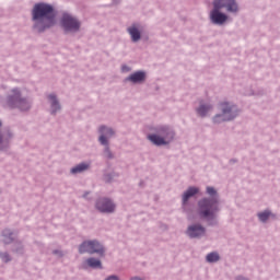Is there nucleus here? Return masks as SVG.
Masks as SVG:
<instances>
[{
  "mask_svg": "<svg viewBox=\"0 0 280 280\" xmlns=\"http://www.w3.org/2000/svg\"><path fill=\"white\" fill-rule=\"evenodd\" d=\"M34 27L37 32H45L56 24V15L54 14V7L47 3H37L32 11Z\"/></svg>",
  "mask_w": 280,
  "mask_h": 280,
  "instance_id": "1",
  "label": "nucleus"
},
{
  "mask_svg": "<svg viewBox=\"0 0 280 280\" xmlns=\"http://www.w3.org/2000/svg\"><path fill=\"white\" fill-rule=\"evenodd\" d=\"M224 8L226 12H237V10H240L235 0H214L213 10L210 12V20L214 25H223V23H226L229 16L220 12V10Z\"/></svg>",
  "mask_w": 280,
  "mask_h": 280,
  "instance_id": "2",
  "label": "nucleus"
},
{
  "mask_svg": "<svg viewBox=\"0 0 280 280\" xmlns=\"http://www.w3.org/2000/svg\"><path fill=\"white\" fill-rule=\"evenodd\" d=\"M218 211H220L218 208V199L205 198L198 202V214L203 220H213Z\"/></svg>",
  "mask_w": 280,
  "mask_h": 280,
  "instance_id": "3",
  "label": "nucleus"
},
{
  "mask_svg": "<svg viewBox=\"0 0 280 280\" xmlns=\"http://www.w3.org/2000/svg\"><path fill=\"white\" fill-rule=\"evenodd\" d=\"M159 135H149V141L154 145H167L174 139V131L167 127L160 128Z\"/></svg>",
  "mask_w": 280,
  "mask_h": 280,
  "instance_id": "4",
  "label": "nucleus"
},
{
  "mask_svg": "<svg viewBox=\"0 0 280 280\" xmlns=\"http://www.w3.org/2000/svg\"><path fill=\"white\" fill-rule=\"evenodd\" d=\"M8 105L10 108H20V110H30V102L21 98V92L13 90V95L9 96Z\"/></svg>",
  "mask_w": 280,
  "mask_h": 280,
  "instance_id": "5",
  "label": "nucleus"
},
{
  "mask_svg": "<svg viewBox=\"0 0 280 280\" xmlns=\"http://www.w3.org/2000/svg\"><path fill=\"white\" fill-rule=\"evenodd\" d=\"M222 106V114L217 115L214 117V122L220 124V121H231V119H235V106H229V103L221 104Z\"/></svg>",
  "mask_w": 280,
  "mask_h": 280,
  "instance_id": "6",
  "label": "nucleus"
},
{
  "mask_svg": "<svg viewBox=\"0 0 280 280\" xmlns=\"http://www.w3.org/2000/svg\"><path fill=\"white\" fill-rule=\"evenodd\" d=\"M61 27H63L66 32H78L80 30V21L65 13L61 18Z\"/></svg>",
  "mask_w": 280,
  "mask_h": 280,
  "instance_id": "7",
  "label": "nucleus"
},
{
  "mask_svg": "<svg viewBox=\"0 0 280 280\" xmlns=\"http://www.w3.org/2000/svg\"><path fill=\"white\" fill-rule=\"evenodd\" d=\"M79 253H97L104 255V247L96 241L83 242L79 247Z\"/></svg>",
  "mask_w": 280,
  "mask_h": 280,
  "instance_id": "8",
  "label": "nucleus"
},
{
  "mask_svg": "<svg viewBox=\"0 0 280 280\" xmlns=\"http://www.w3.org/2000/svg\"><path fill=\"white\" fill-rule=\"evenodd\" d=\"M96 209L101 213H113L115 211V203L110 199L103 198L96 202Z\"/></svg>",
  "mask_w": 280,
  "mask_h": 280,
  "instance_id": "9",
  "label": "nucleus"
},
{
  "mask_svg": "<svg viewBox=\"0 0 280 280\" xmlns=\"http://www.w3.org/2000/svg\"><path fill=\"white\" fill-rule=\"evenodd\" d=\"M100 132H101L100 142L102 143V145H108L107 138L113 137V135H115V131H113V129H110V128L102 126L100 128Z\"/></svg>",
  "mask_w": 280,
  "mask_h": 280,
  "instance_id": "10",
  "label": "nucleus"
},
{
  "mask_svg": "<svg viewBox=\"0 0 280 280\" xmlns=\"http://www.w3.org/2000/svg\"><path fill=\"white\" fill-rule=\"evenodd\" d=\"M187 233L189 237H200L205 235V228L202 225H191L188 228Z\"/></svg>",
  "mask_w": 280,
  "mask_h": 280,
  "instance_id": "11",
  "label": "nucleus"
},
{
  "mask_svg": "<svg viewBox=\"0 0 280 280\" xmlns=\"http://www.w3.org/2000/svg\"><path fill=\"white\" fill-rule=\"evenodd\" d=\"M127 80H129V82H133V84L143 82V80H145V72H142V71L135 72L131 75H129Z\"/></svg>",
  "mask_w": 280,
  "mask_h": 280,
  "instance_id": "12",
  "label": "nucleus"
},
{
  "mask_svg": "<svg viewBox=\"0 0 280 280\" xmlns=\"http://www.w3.org/2000/svg\"><path fill=\"white\" fill-rule=\"evenodd\" d=\"M199 189L196 187H189L187 189V191L184 194L183 196V202L184 205L187 203V201L192 197L196 196V194H198Z\"/></svg>",
  "mask_w": 280,
  "mask_h": 280,
  "instance_id": "13",
  "label": "nucleus"
},
{
  "mask_svg": "<svg viewBox=\"0 0 280 280\" xmlns=\"http://www.w3.org/2000/svg\"><path fill=\"white\" fill-rule=\"evenodd\" d=\"M128 32L131 36V39L133 40V43H137V40H140L141 38V33L139 32V30L135 26L129 27Z\"/></svg>",
  "mask_w": 280,
  "mask_h": 280,
  "instance_id": "14",
  "label": "nucleus"
},
{
  "mask_svg": "<svg viewBox=\"0 0 280 280\" xmlns=\"http://www.w3.org/2000/svg\"><path fill=\"white\" fill-rule=\"evenodd\" d=\"M85 264L90 266V268H100L102 269V261L97 258H89L85 260Z\"/></svg>",
  "mask_w": 280,
  "mask_h": 280,
  "instance_id": "15",
  "label": "nucleus"
},
{
  "mask_svg": "<svg viewBox=\"0 0 280 280\" xmlns=\"http://www.w3.org/2000/svg\"><path fill=\"white\" fill-rule=\"evenodd\" d=\"M89 167V164L81 163L77 165L75 167L71 168V174H80L81 172H85V170Z\"/></svg>",
  "mask_w": 280,
  "mask_h": 280,
  "instance_id": "16",
  "label": "nucleus"
},
{
  "mask_svg": "<svg viewBox=\"0 0 280 280\" xmlns=\"http://www.w3.org/2000/svg\"><path fill=\"white\" fill-rule=\"evenodd\" d=\"M48 98L51 102V108H52V113H56V110H60V104H58V101L56 100V95L50 94L48 96Z\"/></svg>",
  "mask_w": 280,
  "mask_h": 280,
  "instance_id": "17",
  "label": "nucleus"
},
{
  "mask_svg": "<svg viewBox=\"0 0 280 280\" xmlns=\"http://www.w3.org/2000/svg\"><path fill=\"white\" fill-rule=\"evenodd\" d=\"M206 259H207V261L209 264H213L215 261H220V254H218L215 252H212V253L207 255Z\"/></svg>",
  "mask_w": 280,
  "mask_h": 280,
  "instance_id": "18",
  "label": "nucleus"
},
{
  "mask_svg": "<svg viewBox=\"0 0 280 280\" xmlns=\"http://www.w3.org/2000/svg\"><path fill=\"white\" fill-rule=\"evenodd\" d=\"M210 110H211V106L201 105L197 109V113H198V115H200V117H205L207 115V113L210 112Z\"/></svg>",
  "mask_w": 280,
  "mask_h": 280,
  "instance_id": "19",
  "label": "nucleus"
},
{
  "mask_svg": "<svg viewBox=\"0 0 280 280\" xmlns=\"http://www.w3.org/2000/svg\"><path fill=\"white\" fill-rule=\"evenodd\" d=\"M258 218H259L260 222H266V220H268V218H270V211H265V212L258 213Z\"/></svg>",
  "mask_w": 280,
  "mask_h": 280,
  "instance_id": "20",
  "label": "nucleus"
},
{
  "mask_svg": "<svg viewBox=\"0 0 280 280\" xmlns=\"http://www.w3.org/2000/svg\"><path fill=\"white\" fill-rule=\"evenodd\" d=\"M207 194H209V196H215V188L208 186Z\"/></svg>",
  "mask_w": 280,
  "mask_h": 280,
  "instance_id": "21",
  "label": "nucleus"
},
{
  "mask_svg": "<svg viewBox=\"0 0 280 280\" xmlns=\"http://www.w3.org/2000/svg\"><path fill=\"white\" fill-rule=\"evenodd\" d=\"M1 259H2V261L8 262V261H10V256L8 254H2Z\"/></svg>",
  "mask_w": 280,
  "mask_h": 280,
  "instance_id": "22",
  "label": "nucleus"
},
{
  "mask_svg": "<svg viewBox=\"0 0 280 280\" xmlns=\"http://www.w3.org/2000/svg\"><path fill=\"white\" fill-rule=\"evenodd\" d=\"M10 242H12V237L4 238V243H5V244H10Z\"/></svg>",
  "mask_w": 280,
  "mask_h": 280,
  "instance_id": "23",
  "label": "nucleus"
},
{
  "mask_svg": "<svg viewBox=\"0 0 280 280\" xmlns=\"http://www.w3.org/2000/svg\"><path fill=\"white\" fill-rule=\"evenodd\" d=\"M107 153V155L110 158V151L108 150V148L105 151Z\"/></svg>",
  "mask_w": 280,
  "mask_h": 280,
  "instance_id": "24",
  "label": "nucleus"
},
{
  "mask_svg": "<svg viewBox=\"0 0 280 280\" xmlns=\"http://www.w3.org/2000/svg\"><path fill=\"white\" fill-rule=\"evenodd\" d=\"M8 235L5 232H4V236Z\"/></svg>",
  "mask_w": 280,
  "mask_h": 280,
  "instance_id": "25",
  "label": "nucleus"
}]
</instances>
